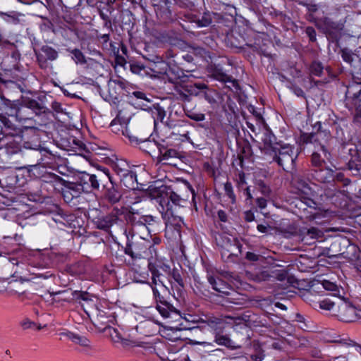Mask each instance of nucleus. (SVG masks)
Returning a JSON list of instances; mask_svg holds the SVG:
<instances>
[{"label":"nucleus","instance_id":"nucleus-1","mask_svg":"<svg viewBox=\"0 0 361 361\" xmlns=\"http://www.w3.org/2000/svg\"><path fill=\"white\" fill-rule=\"evenodd\" d=\"M159 204L158 209L166 225H177L182 221L180 209L185 200L181 198L173 191L161 192L157 198Z\"/></svg>","mask_w":361,"mask_h":361},{"label":"nucleus","instance_id":"nucleus-2","mask_svg":"<svg viewBox=\"0 0 361 361\" xmlns=\"http://www.w3.org/2000/svg\"><path fill=\"white\" fill-rule=\"evenodd\" d=\"M126 192L119 195L118 197L114 194V224L120 221L122 225L130 224L133 226H144L143 215L138 219L135 215L138 214L131 207L130 201L127 200Z\"/></svg>","mask_w":361,"mask_h":361},{"label":"nucleus","instance_id":"nucleus-3","mask_svg":"<svg viewBox=\"0 0 361 361\" xmlns=\"http://www.w3.org/2000/svg\"><path fill=\"white\" fill-rule=\"evenodd\" d=\"M126 192L119 195L118 197L114 194V224L120 221L122 225L130 224L133 226H144L143 215L138 219L135 215L138 214L131 207L130 201L127 200Z\"/></svg>","mask_w":361,"mask_h":361},{"label":"nucleus","instance_id":"nucleus-4","mask_svg":"<svg viewBox=\"0 0 361 361\" xmlns=\"http://www.w3.org/2000/svg\"><path fill=\"white\" fill-rule=\"evenodd\" d=\"M114 173L116 174L118 178V180L114 179V185H116L117 188L116 193L114 192V194L117 197L123 192H126V191L135 190L137 188L136 174L130 170V166L126 160L116 159V161H114ZM114 192H116L115 188Z\"/></svg>","mask_w":361,"mask_h":361},{"label":"nucleus","instance_id":"nucleus-5","mask_svg":"<svg viewBox=\"0 0 361 361\" xmlns=\"http://www.w3.org/2000/svg\"><path fill=\"white\" fill-rule=\"evenodd\" d=\"M331 157V155L329 152V157H324V155L322 157L319 151H314L311 156V164L313 167L317 169L314 171L315 178L321 183H329L330 179L332 178L331 170H324L326 161H330Z\"/></svg>","mask_w":361,"mask_h":361},{"label":"nucleus","instance_id":"nucleus-6","mask_svg":"<svg viewBox=\"0 0 361 361\" xmlns=\"http://www.w3.org/2000/svg\"><path fill=\"white\" fill-rule=\"evenodd\" d=\"M273 159L277 162L286 171L294 168L295 161L298 155L294 153L293 147L289 145H280L279 148L273 154Z\"/></svg>","mask_w":361,"mask_h":361},{"label":"nucleus","instance_id":"nucleus-7","mask_svg":"<svg viewBox=\"0 0 361 361\" xmlns=\"http://www.w3.org/2000/svg\"><path fill=\"white\" fill-rule=\"evenodd\" d=\"M330 137V133L327 131L314 132L311 133H302L301 140L305 144H313L314 150L319 147V151L323 152L324 157H329V149L326 148V142Z\"/></svg>","mask_w":361,"mask_h":361},{"label":"nucleus","instance_id":"nucleus-8","mask_svg":"<svg viewBox=\"0 0 361 361\" xmlns=\"http://www.w3.org/2000/svg\"><path fill=\"white\" fill-rule=\"evenodd\" d=\"M53 179L61 184V194L64 200L67 202H71L73 198L78 197L83 192L82 186L78 184V183L66 181L55 174H53Z\"/></svg>","mask_w":361,"mask_h":361},{"label":"nucleus","instance_id":"nucleus-9","mask_svg":"<svg viewBox=\"0 0 361 361\" xmlns=\"http://www.w3.org/2000/svg\"><path fill=\"white\" fill-rule=\"evenodd\" d=\"M335 315L344 322H353L360 318L355 307L347 301H340L336 305Z\"/></svg>","mask_w":361,"mask_h":361},{"label":"nucleus","instance_id":"nucleus-10","mask_svg":"<svg viewBox=\"0 0 361 361\" xmlns=\"http://www.w3.org/2000/svg\"><path fill=\"white\" fill-rule=\"evenodd\" d=\"M37 61L42 69H47L49 67L48 61H55L58 56V51L49 45H43L39 49H34Z\"/></svg>","mask_w":361,"mask_h":361},{"label":"nucleus","instance_id":"nucleus-11","mask_svg":"<svg viewBox=\"0 0 361 361\" xmlns=\"http://www.w3.org/2000/svg\"><path fill=\"white\" fill-rule=\"evenodd\" d=\"M11 116H15L19 121H26L33 118V112L24 105L23 100L10 102Z\"/></svg>","mask_w":361,"mask_h":361},{"label":"nucleus","instance_id":"nucleus-12","mask_svg":"<svg viewBox=\"0 0 361 361\" xmlns=\"http://www.w3.org/2000/svg\"><path fill=\"white\" fill-rule=\"evenodd\" d=\"M149 246H150L149 243L144 238H141L133 247L128 245L124 247V251L126 254L130 255L132 258H147L150 255L148 252Z\"/></svg>","mask_w":361,"mask_h":361},{"label":"nucleus","instance_id":"nucleus-13","mask_svg":"<svg viewBox=\"0 0 361 361\" xmlns=\"http://www.w3.org/2000/svg\"><path fill=\"white\" fill-rule=\"evenodd\" d=\"M111 315L106 316L104 312H102L97 316L93 323L96 329L106 337L111 336Z\"/></svg>","mask_w":361,"mask_h":361},{"label":"nucleus","instance_id":"nucleus-14","mask_svg":"<svg viewBox=\"0 0 361 361\" xmlns=\"http://www.w3.org/2000/svg\"><path fill=\"white\" fill-rule=\"evenodd\" d=\"M21 99L24 105L26 106L31 112H33L34 116H40L43 114L49 113V109L45 106L41 97H38V100L30 97H22Z\"/></svg>","mask_w":361,"mask_h":361},{"label":"nucleus","instance_id":"nucleus-15","mask_svg":"<svg viewBox=\"0 0 361 361\" xmlns=\"http://www.w3.org/2000/svg\"><path fill=\"white\" fill-rule=\"evenodd\" d=\"M148 252L150 254L148 257V268L150 272H159V269L169 268L165 265L161 259L157 255V248L154 245L149 246Z\"/></svg>","mask_w":361,"mask_h":361},{"label":"nucleus","instance_id":"nucleus-16","mask_svg":"<svg viewBox=\"0 0 361 361\" xmlns=\"http://www.w3.org/2000/svg\"><path fill=\"white\" fill-rule=\"evenodd\" d=\"M207 279L209 284L212 286L214 290L222 295L227 296L231 295V291L233 290V288L231 285L224 281L223 279L218 276H214L211 275L207 276Z\"/></svg>","mask_w":361,"mask_h":361},{"label":"nucleus","instance_id":"nucleus-17","mask_svg":"<svg viewBox=\"0 0 361 361\" xmlns=\"http://www.w3.org/2000/svg\"><path fill=\"white\" fill-rule=\"evenodd\" d=\"M130 121V114L128 112L119 110L116 117L114 118V126L119 125L121 128L117 129L118 131H121L122 135L128 137L132 140V136L129 134L127 128V125Z\"/></svg>","mask_w":361,"mask_h":361},{"label":"nucleus","instance_id":"nucleus-18","mask_svg":"<svg viewBox=\"0 0 361 361\" xmlns=\"http://www.w3.org/2000/svg\"><path fill=\"white\" fill-rule=\"evenodd\" d=\"M157 310L164 318H173L177 320L181 317L180 312L166 301L158 303Z\"/></svg>","mask_w":361,"mask_h":361},{"label":"nucleus","instance_id":"nucleus-19","mask_svg":"<svg viewBox=\"0 0 361 361\" xmlns=\"http://www.w3.org/2000/svg\"><path fill=\"white\" fill-rule=\"evenodd\" d=\"M78 184L82 186V191L87 192L92 189H98L99 186L97 176L87 173H82L81 174Z\"/></svg>","mask_w":361,"mask_h":361},{"label":"nucleus","instance_id":"nucleus-20","mask_svg":"<svg viewBox=\"0 0 361 361\" xmlns=\"http://www.w3.org/2000/svg\"><path fill=\"white\" fill-rule=\"evenodd\" d=\"M264 151L265 154L272 155L280 147V144L276 142V137L271 132L267 131L262 137Z\"/></svg>","mask_w":361,"mask_h":361},{"label":"nucleus","instance_id":"nucleus-21","mask_svg":"<svg viewBox=\"0 0 361 361\" xmlns=\"http://www.w3.org/2000/svg\"><path fill=\"white\" fill-rule=\"evenodd\" d=\"M200 322L205 323L217 334L222 333L224 329V319L214 316L207 315L204 317V319H200Z\"/></svg>","mask_w":361,"mask_h":361},{"label":"nucleus","instance_id":"nucleus-22","mask_svg":"<svg viewBox=\"0 0 361 361\" xmlns=\"http://www.w3.org/2000/svg\"><path fill=\"white\" fill-rule=\"evenodd\" d=\"M0 142H3L2 145L4 146L5 152L8 154H13L20 150V142L16 140L13 135H6L0 140Z\"/></svg>","mask_w":361,"mask_h":361},{"label":"nucleus","instance_id":"nucleus-23","mask_svg":"<svg viewBox=\"0 0 361 361\" xmlns=\"http://www.w3.org/2000/svg\"><path fill=\"white\" fill-rule=\"evenodd\" d=\"M294 184L298 190L301 191L305 195H309L311 194L312 189L309 185V183L304 180L302 177L299 176H296L293 178Z\"/></svg>","mask_w":361,"mask_h":361},{"label":"nucleus","instance_id":"nucleus-24","mask_svg":"<svg viewBox=\"0 0 361 361\" xmlns=\"http://www.w3.org/2000/svg\"><path fill=\"white\" fill-rule=\"evenodd\" d=\"M346 97V104H349L352 97H361V83L355 82L350 85L347 88Z\"/></svg>","mask_w":361,"mask_h":361},{"label":"nucleus","instance_id":"nucleus-25","mask_svg":"<svg viewBox=\"0 0 361 361\" xmlns=\"http://www.w3.org/2000/svg\"><path fill=\"white\" fill-rule=\"evenodd\" d=\"M61 335L67 337L73 342L78 343L82 346H87L90 343L89 340L86 337L79 336L71 331L61 333Z\"/></svg>","mask_w":361,"mask_h":361},{"label":"nucleus","instance_id":"nucleus-26","mask_svg":"<svg viewBox=\"0 0 361 361\" xmlns=\"http://www.w3.org/2000/svg\"><path fill=\"white\" fill-rule=\"evenodd\" d=\"M121 51L122 54H121L119 53V51H118V54H116V56L114 58V63H115L114 69H116V67L118 66L125 68V66L127 63L126 59L125 57V56H127V51H128L127 47L126 46H124L123 44H122L121 47Z\"/></svg>","mask_w":361,"mask_h":361},{"label":"nucleus","instance_id":"nucleus-27","mask_svg":"<svg viewBox=\"0 0 361 361\" xmlns=\"http://www.w3.org/2000/svg\"><path fill=\"white\" fill-rule=\"evenodd\" d=\"M248 274L250 279L257 283L267 281L271 277V275L267 270L250 272Z\"/></svg>","mask_w":361,"mask_h":361},{"label":"nucleus","instance_id":"nucleus-28","mask_svg":"<svg viewBox=\"0 0 361 361\" xmlns=\"http://www.w3.org/2000/svg\"><path fill=\"white\" fill-rule=\"evenodd\" d=\"M154 296L156 299V301L158 303L163 302L165 300L164 297L163 296V293H166L168 292L167 287L164 283H160L159 287L152 286Z\"/></svg>","mask_w":361,"mask_h":361},{"label":"nucleus","instance_id":"nucleus-29","mask_svg":"<svg viewBox=\"0 0 361 361\" xmlns=\"http://www.w3.org/2000/svg\"><path fill=\"white\" fill-rule=\"evenodd\" d=\"M192 21L195 22L198 27H207L212 23V15L209 12H205L201 18L195 16Z\"/></svg>","mask_w":361,"mask_h":361},{"label":"nucleus","instance_id":"nucleus-30","mask_svg":"<svg viewBox=\"0 0 361 361\" xmlns=\"http://www.w3.org/2000/svg\"><path fill=\"white\" fill-rule=\"evenodd\" d=\"M113 225V216L109 215L100 220L97 222V227L99 229L106 231L108 232L111 235V227Z\"/></svg>","mask_w":361,"mask_h":361},{"label":"nucleus","instance_id":"nucleus-31","mask_svg":"<svg viewBox=\"0 0 361 361\" xmlns=\"http://www.w3.org/2000/svg\"><path fill=\"white\" fill-rule=\"evenodd\" d=\"M213 75L215 79L219 81H221L224 82H231L233 85L236 83L235 80L232 78V77L222 72L221 70L216 69L213 72Z\"/></svg>","mask_w":361,"mask_h":361},{"label":"nucleus","instance_id":"nucleus-32","mask_svg":"<svg viewBox=\"0 0 361 361\" xmlns=\"http://www.w3.org/2000/svg\"><path fill=\"white\" fill-rule=\"evenodd\" d=\"M159 154L161 156L162 160H168L170 158L178 157V152L173 149L159 148Z\"/></svg>","mask_w":361,"mask_h":361},{"label":"nucleus","instance_id":"nucleus-33","mask_svg":"<svg viewBox=\"0 0 361 361\" xmlns=\"http://www.w3.org/2000/svg\"><path fill=\"white\" fill-rule=\"evenodd\" d=\"M111 12L109 11V5L100 10V16L105 21L104 24L106 27L111 26Z\"/></svg>","mask_w":361,"mask_h":361},{"label":"nucleus","instance_id":"nucleus-34","mask_svg":"<svg viewBox=\"0 0 361 361\" xmlns=\"http://www.w3.org/2000/svg\"><path fill=\"white\" fill-rule=\"evenodd\" d=\"M324 67L321 62L313 61L310 66V71L313 75L320 77L323 73Z\"/></svg>","mask_w":361,"mask_h":361},{"label":"nucleus","instance_id":"nucleus-35","mask_svg":"<svg viewBox=\"0 0 361 361\" xmlns=\"http://www.w3.org/2000/svg\"><path fill=\"white\" fill-rule=\"evenodd\" d=\"M338 302L331 301L330 300L325 299L319 302V305L321 309L326 310H332L334 314L336 311V305Z\"/></svg>","mask_w":361,"mask_h":361},{"label":"nucleus","instance_id":"nucleus-36","mask_svg":"<svg viewBox=\"0 0 361 361\" xmlns=\"http://www.w3.org/2000/svg\"><path fill=\"white\" fill-rule=\"evenodd\" d=\"M215 342L219 345L226 347H230L232 344V341L227 336L220 335V334L217 333H216L215 336Z\"/></svg>","mask_w":361,"mask_h":361},{"label":"nucleus","instance_id":"nucleus-37","mask_svg":"<svg viewBox=\"0 0 361 361\" xmlns=\"http://www.w3.org/2000/svg\"><path fill=\"white\" fill-rule=\"evenodd\" d=\"M71 52L73 54V59L75 61L76 63H86L87 61L85 57L80 50L75 49L71 50Z\"/></svg>","mask_w":361,"mask_h":361},{"label":"nucleus","instance_id":"nucleus-38","mask_svg":"<svg viewBox=\"0 0 361 361\" xmlns=\"http://www.w3.org/2000/svg\"><path fill=\"white\" fill-rule=\"evenodd\" d=\"M265 357L264 350L258 347L255 349L254 353L250 355V359L248 361H262Z\"/></svg>","mask_w":361,"mask_h":361},{"label":"nucleus","instance_id":"nucleus-39","mask_svg":"<svg viewBox=\"0 0 361 361\" xmlns=\"http://www.w3.org/2000/svg\"><path fill=\"white\" fill-rule=\"evenodd\" d=\"M73 295L77 300H82L87 303L92 302V296L87 292L74 291Z\"/></svg>","mask_w":361,"mask_h":361},{"label":"nucleus","instance_id":"nucleus-40","mask_svg":"<svg viewBox=\"0 0 361 361\" xmlns=\"http://www.w3.org/2000/svg\"><path fill=\"white\" fill-rule=\"evenodd\" d=\"M224 190L226 195L229 197L232 203L235 202V196L234 195L232 185L230 182H226L224 184Z\"/></svg>","mask_w":361,"mask_h":361},{"label":"nucleus","instance_id":"nucleus-41","mask_svg":"<svg viewBox=\"0 0 361 361\" xmlns=\"http://www.w3.org/2000/svg\"><path fill=\"white\" fill-rule=\"evenodd\" d=\"M186 116L189 118L195 121H202L205 119V115L204 114L194 112L192 111H188V112H186Z\"/></svg>","mask_w":361,"mask_h":361},{"label":"nucleus","instance_id":"nucleus-42","mask_svg":"<svg viewBox=\"0 0 361 361\" xmlns=\"http://www.w3.org/2000/svg\"><path fill=\"white\" fill-rule=\"evenodd\" d=\"M347 105L350 108H354L357 111H361V97L350 98V103Z\"/></svg>","mask_w":361,"mask_h":361},{"label":"nucleus","instance_id":"nucleus-43","mask_svg":"<svg viewBox=\"0 0 361 361\" xmlns=\"http://www.w3.org/2000/svg\"><path fill=\"white\" fill-rule=\"evenodd\" d=\"M331 180L341 182L344 185H347L350 183V180L345 178L344 174L343 173H337L334 176L332 174V178L330 179V182Z\"/></svg>","mask_w":361,"mask_h":361},{"label":"nucleus","instance_id":"nucleus-44","mask_svg":"<svg viewBox=\"0 0 361 361\" xmlns=\"http://www.w3.org/2000/svg\"><path fill=\"white\" fill-rule=\"evenodd\" d=\"M322 233L317 228L312 227L307 230L306 235L310 238H318L322 237Z\"/></svg>","mask_w":361,"mask_h":361},{"label":"nucleus","instance_id":"nucleus-45","mask_svg":"<svg viewBox=\"0 0 361 361\" xmlns=\"http://www.w3.org/2000/svg\"><path fill=\"white\" fill-rule=\"evenodd\" d=\"M341 56L343 61L347 63H351L353 61L352 52L347 49H344L341 51Z\"/></svg>","mask_w":361,"mask_h":361},{"label":"nucleus","instance_id":"nucleus-46","mask_svg":"<svg viewBox=\"0 0 361 361\" xmlns=\"http://www.w3.org/2000/svg\"><path fill=\"white\" fill-rule=\"evenodd\" d=\"M143 145L142 147V149L147 152V153H150L149 150H151L157 147V144L154 142H152L149 140H143L142 141Z\"/></svg>","mask_w":361,"mask_h":361},{"label":"nucleus","instance_id":"nucleus-47","mask_svg":"<svg viewBox=\"0 0 361 361\" xmlns=\"http://www.w3.org/2000/svg\"><path fill=\"white\" fill-rule=\"evenodd\" d=\"M171 276L173 280L181 287L184 286L183 279L178 270L173 269L171 272Z\"/></svg>","mask_w":361,"mask_h":361},{"label":"nucleus","instance_id":"nucleus-48","mask_svg":"<svg viewBox=\"0 0 361 361\" xmlns=\"http://www.w3.org/2000/svg\"><path fill=\"white\" fill-rule=\"evenodd\" d=\"M152 276V286H157V287H159V284L160 283H164L163 281L160 279V276H161V274L160 272H151Z\"/></svg>","mask_w":361,"mask_h":361},{"label":"nucleus","instance_id":"nucleus-49","mask_svg":"<svg viewBox=\"0 0 361 361\" xmlns=\"http://www.w3.org/2000/svg\"><path fill=\"white\" fill-rule=\"evenodd\" d=\"M322 286L324 289L330 291H334L337 289V286L334 283L326 280L323 281Z\"/></svg>","mask_w":361,"mask_h":361},{"label":"nucleus","instance_id":"nucleus-50","mask_svg":"<svg viewBox=\"0 0 361 361\" xmlns=\"http://www.w3.org/2000/svg\"><path fill=\"white\" fill-rule=\"evenodd\" d=\"M0 120L6 128L14 129L13 123L6 116L0 114Z\"/></svg>","mask_w":361,"mask_h":361},{"label":"nucleus","instance_id":"nucleus-51","mask_svg":"<svg viewBox=\"0 0 361 361\" xmlns=\"http://www.w3.org/2000/svg\"><path fill=\"white\" fill-rule=\"evenodd\" d=\"M305 32L312 42L316 41V31L312 27H306Z\"/></svg>","mask_w":361,"mask_h":361},{"label":"nucleus","instance_id":"nucleus-52","mask_svg":"<svg viewBox=\"0 0 361 361\" xmlns=\"http://www.w3.org/2000/svg\"><path fill=\"white\" fill-rule=\"evenodd\" d=\"M21 326L24 329H28L34 328L36 326V324L27 319L23 320L21 323Z\"/></svg>","mask_w":361,"mask_h":361},{"label":"nucleus","instance_id":"nucleus-53","mask_svg":"<svg viewBox=\"0 0 361 361\" xmlns=\"http://www.w3.org/2000/svg\"><path fill=\"white\" fill-rule=\"evenodd\" d=\"M260 257V255H258L254 252H247L246 253L245 258L249 261L256 262L259 260Z\"/></svg>","mask_w":361,"mask_h":361},{"label":"nucleus","instance_id":"nucleus-54","mask_svg":"<svg viewBox=\"0 0 361 361\" xmlns=\"http://www.w3.org/2000/svg\"><path fill=\"white\" fill-rule=\"evenodd\" d=\"M51 108L56 113H63V110L61 104L58 102H53L51 104Z\"/></svg>","mask_w":361,"mask_h":361},{"label":"nucleus","instance_id":"nucleus-55","mask_svg":"<svg viewBox=\"0 0 361 361\" xmlns=\"http://www.w3.org/2000/svg\"><path fill=\"white\" fill-rule=\"evenodd\" d=\"M133 94L137 98L143 99L147 102H150V100L147 97L146 94L140 91H135L133 92Z\"/></svg>","mask_w":361,"mask_h":361},{"label":"nucleus","instance_id":"nucleus-56","mask_svg":"<svg viewBox=\"0 0 361 361\" xmlns=\"http://www.w3.org/2000/svg\"><path fill=\"white\" fill-rule=\"evenodd\" d=\"M244 218L246 221L251 222L255 220V215L250 210L244 212Z\"/></svg>","mask_w":361,"mask_h":361},{"label":"nucleus","instance_id":"nucleus-57","mask_svg":"<svg viewBox=\"0 0 361 361\" xmlns=\"http://www.w3.org/2000/svg\"><path fill=\"white\" fill-rule=\"evenodd\" d=\"M257 205L260 209H264L267 207V200L264 197H258L256 200Z\"/></svg>","mask_w":361,"mask_h":361},{"label":"nucleus","instance_id":"nucleus-58","mask_svg":"<svg viewBox=\"0 0 361 361\" xmlns=\"http://www.w3.org/2000/svg\"><path fill=\"white\" fill-rule=\"evenodd\" d=\"M204 97L210 104H214L216 102V99L214 98L212 92H205L204 93Z\"/></svg>","mask_w":361,"mask_h":361},{"label":"nucleus","instance_id":"nucleus-59","mask_svg":"<svg viewBox=\"0 0 361 361\" xmlns=\"http://www.w3.org/2000/svg\"><path fill=\"white\" fill-rule=\"evenodd\" d=\"M292 90L298 97H305V92L300 87L294 86Z\"/></svg>","mask_w":361,"mask_h":361},{"label":"nucleus","instance_id":"nucleus-60","mask_svg":"<svg viewBox=\"0 0 361 361\" xmlns=\"http://www.w3.org/2000/svg\"><path fill=\"white\" fill-rule=\"evenodd\" d=\"M337 342L344 344V345H357L361 348V345H357L355 342L353 341L350 339H341L340 341H338Z\"/></svg>","mask_w":361,"mask_h":361},{"label":"nucleus","instance_id":"nucleus-61","mask_svg":"<svg viewBox=\"0 0 361 361\" xmlns=\"http://www.w3.org/2000/svg\"><path fill=\"white\" fill-rule=\"evenodd\" d=\"M156 110L157 114V119H159L161 121H162V120L166 116L165 111L164 110V109L161 107H158Z\"/></svg>","mask_w":361,"mask_h":361},{"label":"nucleus","instance_id":"nucleus-62","mask_svg":"<svg viewBox=\"0 0 361 361\" xmlns=\"http://www.w3.org/2000/svg\"><path fill=\"white\" fill-rule=\"evenodd\" d=\"M287 277V273L285 271H279L276 274V278L281 281H284Z\"/></svg>","mask_w":361,"mask_h":361},{"label":"nucleus","instance_id":"nucleus-63","mask_svg":"<svg viewBox=\"0 0 361 361\" xmlns=\"http://www.w3.org/2000/svg\"><path fill=\"white\" fill-rule=\"evenodd\" d=\"M143 216L145 227L147 228V225L150 224L152 221H154V217L151 215H143Z\"/></svg>","mask_w":361,"mask_h":361},{"label":"nucleus","instance_id":"nucleus-64","mask_svg":"<svg viewBox=\"0 0 361 361\" xmlns=\"http://www.w3.org/2000/svg\"><path fill=\"white\" fill-rule=\"evenodd\" d=\"M218 217L219 219L223 221L226 222L227 221V215L226 213L223 210H219L217 213Z\"/></svg>","mask_w":361,"mask_h":361}]
</instances>
